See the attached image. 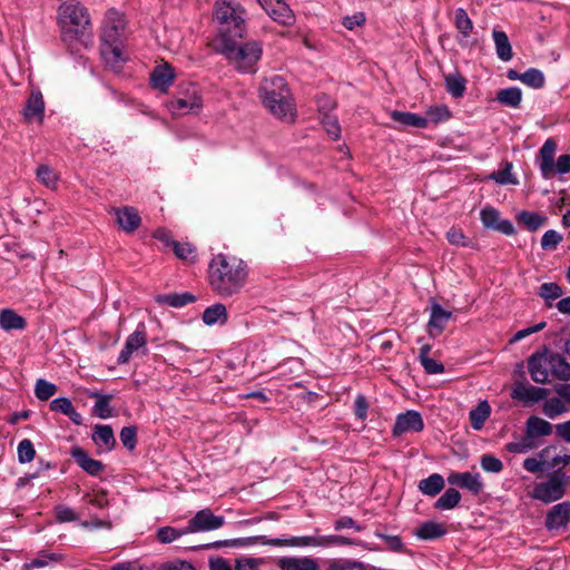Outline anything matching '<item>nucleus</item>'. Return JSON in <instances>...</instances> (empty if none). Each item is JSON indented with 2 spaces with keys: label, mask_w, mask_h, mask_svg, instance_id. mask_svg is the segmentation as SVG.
I'll list each match as a JSON object with an SVG mask.
<instances>
[{
  "label": "nucleus",
  "mask_w": 570,
  "mask_h": 570,
  "mask_svg": "<svg viewBox=\"0 0 570 570\" xmlns=\"http://www.w3.org/2000/svg\"><path fill=\"white\" fill-rule=\"evenodd\" d=\"M248 275L247 263L233 254H216L208 263V284L212 291L222 298L239 294L247 284Z\"/></svg>",
  "instance_id": "obj_1"
},
{
  "label": "nucleus",
  "mask_w": 570,
  "mask_h": 570,
  "mask_svg": "<svg viewBox=\"0 0 570 570\" xmlns=\"http://www.w3.org/2000/svg\"><path fill=\"white\" fill-rule=\"evenodd\" d=\"M57 20L65 43L70 46L78 41L87 46L91 41L90 14L79 1H63L58 7Z\"/></svg>",
  "instance_id": "obj_2"
},
{
  "label": "nucleus",
  "mask_w": 570,
  "mask_h": 570,
  "mask_svg": "<svg viewBox=\"0 0 570 570\" xmlns=\"http://www.w3.org/2000/svg\"><path fill=\"white\" fill-rule=\"evenodd\" d=\"M259 97L263 105L276 118L285 122H294L296 109L289 88L282 76L271 75L263 79L259 86Z\"/></svg>",
  "instance_id": "obj_3"
},
{
  "label": "nucleus",
  "mask_w": 570,
  "mask_h": 570,
  "mask_svg": "<svg viewBox=\"0 0 570 570\" xmlns=\"http://www.w3.org/2000/svg\"><path fill=\"white\" fill-rule=\"evenodd\" d=\"M232 35H222L219 51L240 72H255L256 63L262 57L261 42L252 40L237 42Z\"/></svg>",
  "instance_id": "obj_4"
},
{
  "label": "nucleus",
  "mask_w": 570,
  "mask_h": 570,
  "mask_svg": "<svg viewBox=\"0 0 570 570\" xmlns=\"http://www.w3.org/2000/svg\"><path fill=\"white\" fill-rule=\"evenodd\" d=\"M528 370L535 383L544 384L550 377L559 381L570 380V364L567 360L553 352L543 351L532 354L528 360Z\"/></svg>",
  "instance_id": "obj_5"
},
{
  "label": "nucleus",
  "mask_w": 570,
  "mask_h": 570,
  "mask_svg": "<svg viewBox=\"0 0 570 570\" xmlns=\"http://www.w3.org/2000/svg\"><path fill=\"white\" fill-rule=\"evenodd\" d=\"M245 10L237 0H216L214 17L222 26V35L242 38L245 32Z\"/></svg>",
  "instance_id": "obj_6"
},
{
  "label": "nucleus",
  "mask_w": 570,
  "mask_h": 570,
  "mask_svg": "<svg viewBox=\"0 0 570 570\" xmlns=\"http://www.w3.org/2000/svg\"><path fill=\"white\" fill-rule=\"evenodd\" d=\"M567 478L563 472L556 471L547 480L534 485L531 498L546 504L560 500L566 494Z\"/></svg>",
  "instance_id": "obj_7"
},
{
  "label": "nucleus",
  "mask_w": 570,
  "mask_h": 570,
  "mask_svg": "<svg viewBox=\"0 0 570 570\" xmlns=\"http://www.w3.org/2000/svg\"><path fill=\"white\" fill-rule=\"evenodd\" d=\"M125 26L122 13L115 9H109L106 12L101 28V42H122Z\"/></svg>",
  "instance_id": "obj_8"
},
{
  "label": "nucleus",
  "mask_w": 570,
  "mask_h": 570,
  "mask_svg": "<svg viewBox=\"0 0 570 570\" xmlns=\"http://www.w3.org/2000/svg\"><path fill=\"white\" fill-rule=\"evenodd\" d=\"M203 107L202 98L195 87H190L184 97H179L168 104L173 115L197 114Z\"/></svg>",
  "instance_id": "obj_9"
},
{
  "label": "nucleus",
  "mask_w": 570,
  "mask_h": 570,
  "mask_svg": "<svg viewBox=\"0 0 570 570\" xmlns=\"http://www.w3.org/2000/svg\"><path fill=\"white\" fill-rule=\"evenodd\" d=\"M224 523V517L215 515L209 509H203L188 521L186 532L210 531L223 527Z\"/></svg>",
  "instance_id": "obj_10"
},
{
  "label": "nucleus",
  "mask_w": 570,
  "mask_h": 570,
  "mask_svg": "<svg viewBox=\"0 0 570 570\" xmlns=\"http://www.w3.org/2000/svg\"><path fill=\"white\" fill-rule=\"evenodd\" d=\"M266 13L276 22L283 26H292L295 22V14L284 0H261Z\"/></svg>",
  "instance_id": "obj_11"
},
{
  "label": "nucleus",
  "mask_w": 570,
  "mask_h": 570,
  "mask_svg": "<svg viewBox=\"0 0 570 570\" xmlns=\"http://www.w3.org/2000/svg\"><path fill=\"white\" fill-rule=\"evenodd\" d=\"M26 122L42 124L45 117V100L39 89H32L22 111Z\"/></svg>",
  "instance_id": "obj_12"
},
{
  "label": "nucleus",
  "mask_w": 570,
  "mask_h": 570,
  "mask_svg": "<svg viewBox=\"0 0 570 570\" xmlns=\"http://www.w3.org/2000/svg\"><path fill=\"white\" fill-rule=\"evenodd\" d=\"M100 55L105 65L115 72H119L126 61L122 42H101Z\"/></svg>",
  "instance_id": "obj_13"
},
{
  "label": "nucleus",
  "mask_w": 570,
  "mask_h": 570,
  "mask_svg": "<svg viewBox=\"0 0 570 570\" xmlns=\"http://www.w3.org/2000/svg\"><path fill=\"white\" fill-rule=\"evenodd\" d=\"M424 428L422 416L416 411L399 414L393 426V434L400 436L409 432H420Z\"/></svg>",
  "instance_id": "obj_14"
},
{
  "label": "nucleus",
  "mask_w": 570,
  "mask_h": 570,
  "mask_svg": "<svg viewBox=\"0 0 570 570\" xmlns=\"http://www.w3.org/2000/svg\"><path fill=\"white\" fill-rule=\"evenodd\" d=\"M480 218L484 227L498 230L504 235H513L515 229L508 219H500L499 212L490 206L484 207L480 213Z\"/></svg>",
  "instance_id": "obj_15"
},
{
  "label": "nucleus",
  "mask_w": 570,
  "mask_h": 570,
  "mask_svg": "<svg viewBox=\"0 0 570 570\" xmlns=\"http://www.w3.org/2000/svg\"><path fill=\"white\" fill-rule=\"evenodd\" d=\"M549 394V390L537 387L522 382H517L513 386L511 397L525 404L535 403L544 400Z\"/></svg>",
  "instance_id": "obj_16"
},
{
  "label": "nucleus",
  "mask_w": 570,
  "mask_h": 570,
  "mask_svg": "<svg viewBox=\"0 0 570 570\" xmlns=\"http://www.w3.org/2000/svg\"><path fill=\"white\" fill-rule=\"evenodd\" d=\"M448 482L461 489H466L473 494H479L483 490V483L479 473L453 472L448 476Z\"/></svg>",
  "instance_id": "obj_17"
},
{
  "label": "nucleus",
  "mask_w": 570,
  "mask_h": 570,
  "mask_svg": "<svg viewBox=\"0 0 570 570\" xmlns=\"http://www.w3.org/2000/svg\"><path fill=\"white\" fill-rule=\"evenodd\" d=\"M452 318V312L445 311L440 304L433 303L428 323V331L431 337L439 336Z\"/></svg>",
  "instance_id": "obj_18"
},
{
  "label": "nucleus",
  "mask_w": 570,
  "mask_h": 570,
  "mask_svg": "<svg viewBox=\"0 0 570 570\" xmlns=\"http://www.w3.org/2000/svg\"><path fill=\"white\" fill-rule=\"evenodd\" d=\"M144 328V325H139L138 328L127 337L125 346L118 356L119 364L127 363L134 352L145 347L147 340Z\"/></svg>",
  "instance_id": "obj_19"
},
{
  "label": "nucleus",
  "mask_w": 570,
  "mask_h": 570,
  "mask_svg": "<svg viewBox=\"0 0 570 570\" xmlns=\"http://www.w3.org/2000/svg\"><path fill=\"white\" fill-rule=\"evenodd\" d=\"M176 75L171 66L164 63L157 66L150 73V85L153 88L166 92L174 82Z\"/></svg>",
  "instance_id": "obj_20"
},
{
  "label": "nucleus",
  "mask_w": 570,
  "mask_h": 570,
  "mask_svg": "<svg viewBox=\"0 0 570 570\" xmlns=\"http://www.w3.org/2000/svg\"><path fill=\"white\" fill-rule=\"evenodd\" d=\"M276 564L281 570H320L317 560L311 557H283Z\"/></svg>",
  "instance_id": "obj_21"
},
{
  "label": "nucleus",
  "mask_w": 570,
  "mask_h": 570,
  "mask_svg": "<svg viewBox=\"0 0 570 570\" xmlns=\"http://www.w3.org/2000/svg\"><path fill=\"white\" fill-rule=\"evenodd\" d=\"M557 150V145L554 140L548 139L540 148L539 151V161H540V170L544 178H550L553 176L554 170V155Z\"/></svg>",
  "instance_id": "obj_22"
},
{
  "label": "nucleus",
  "mask_w": 570,
  "mask_h": 570,
  "mask_svg": "<svg viewBox=\"0 0 570 570\" xmlns=\"http://www.w3.org/2000/svg\"><path fill=\"white\" fill-rule=\"evenodd\" d=\"M570 522V502L564 501L556 504L548 513L546 525L548 529H559Z\"/></svg>",
  "instance_id": "obj_23"
},
{
  "label": "nucleus",
  "mask_w": 570,
  "mask_h": 570,
  "mask_svg": "<svg viewBox=\"0 0 570 570\" xmlns=\"http://www.w3.org/2000/svg\"><path fill=\"white\" fill-rule=\"evenodd\" d=\"M117 223L126 233L135 232L140 225V216L134 207H121L115 209Z\"/></svg>",
  "instance_id": "obj_24"
},
{
  "label": "nucleus",
  "mask_w": 570,
  "mask_h": 570,
  "mask_svg": "<svg viewBox=\"0 0 570 570\" xmlns=\"http://www.w3.org/2000/svg\"><path fill=\"white\" fill-rule=\"evenodd\" d=\"M264 543L275 547H321V535H302L288 539H271Z\"/></svg>",
  "instance_id": "obj_25"
},
{
  "label": "nucleus",
  "mask_w": 570,
  "mask_h": 570,
  "mask_svg": "<svg viewBox=\"0 0 570 570\" xmlns=\"http://www.w3.org/2000/svg\"><path fill=\"white\" fill-rule=\"evenodd\" d=\"M552 431V424L539 416L531 415L525 422V433L533 440L541 436H548Z\"/></svg>",
  "instance_id": "obj_26"
},
{
  "label": "nucleus",
  "mask_w": 570,
  "mask_h": 570,
  "mask_svg": "<svg viewBox=\"0 0 570 570\" xmlns=\"http://www.w3.org/2000/svg\"><path fill=\"white\" fill-rule=\"evenodd\" d=\"M492 37L498 58L502 61H510L513 58V51L508 35L504 31L494 28L492 31Z\"/></svg>",
  "instance_id": "obj_27"
},
{
  "label": "nucleus",
  "mask_w": 570,
  "mask_h": 570,
  "mask_svg": "<svg viewBox=\"0 0 570 570\" xmlns=\"http://www.w3.org/2000/svg\"><path fill=\"white\" fill-rule=\"evenodd\" d=\"M391 118L403 127L426 128L429 125L428 118L407 111L394 110Z\"/></svg>",
  "instance_id": "obj_28"
},
{
  "label": "nucleus",
  "mask_w": 570,
  "mask_h": 570,
  "mask_svg": "<svg viewBox=\"0 0 570 570\" xmlns=\"http://www.w3.org/2000/svg\"><path fill=\"white\" fill-rule=\"evenodd\" d=\"M27 326L26 320L11 308H4L0 312V327L3 331H21Z\"/></svg>",
  "instance_id": "obj_29"
},
{
  "label": "nucleus",
  "mask_w": 570,
  "mask_h": 570,
  "mask_svg": "<svg viewBox=\"0 0 570 570\" xmlns=\"http://www.w3.org/2000/svg\"><path fill=\"white\" fill-rule=\"evenodd\" d=\"M72 456L79 466H81L87 473L91 475H98L104 470V464L100 461L90 458L81 449H75Z\"/></svg>",
  "instance_id": "obj_30"
},
{
  "label": "nucleus",
  "mask_w": 570,
  "mask_h": 570,
  "mask_svg": "<svg viewBox=\"0 0 570 570\" xmlns=\"http://www.w3.org/2000/svg\"><path fill=\"white\" fill-rule=\"evenodd\" d=\"M92 440L98 446L110 451L116 445V439L110 425H96L92 433Z\"/></svg>",
  "instance_id": "obj_31"
},
{
  "label": "nucleus",
  "mask_w": 570,
  "mask_h": 570,
  "mask_svg": "<svg viewBox=\"0 0 570 570\" xmlns=\"http://www.w3.org/2000/svg\"><path fill=\"white\" fill-rule=\"evenodd\" d=\"M419 490L429 497H435L444 488V479L439 473H433L429 478L419 482Z\"/></svg>",
  "instance_id": "obj_32"
},
{
  "label": "nucleus",
  "mask_w": 570,
  "mask_h": 570,
  "mask_svg": "<svg viewBox=\"0 0 570 570\" xmlns=\"http://www.w3.org/2000/svg\"><path fill=\"white\" fill-rule=\"evenodd\" d=\"M445 529L442 524L434 521H426L415 529V535L423 540H433L441 538L445 534Z\"/></svg>",
  "instance_id": "obj_33"
},
{
  "label": "nucleus",
  "mask_w": 570,
  "mask_h": 570,
  "mask_svg": "<svg viewBox=\"0 0 570 570\" xmlns=\"http://www.w3.org/2000/svg\"><path fill=\"white\" fill-rule=\"evenodd\" d=\"M90 397L97 399L92 413L100 419H108L114 416L112 409L110 406V401L112 399L111 395L101 394L98 392H94L90 394Z\"/></svg>",
  "instance_id": "obj_34"
},
{
  "label": "nucleus",
  "mask_w": 570,
  "mask_h": 570,
  "mask_svg": "<svg viewBox=\"0 0 570 570\" xmlns=\"http://www.w3.org/2000/svg\"><path fill=\"white\" fill-rule=\"evenodd\" d=\"M497 100L503 106L518 108L522 101V91L518 87L501 89L497 92Z\"/></svg>",
  "instance_id": "obj_35"
},
{
  "label": "nucleus",
  "mask_w": 570,
  "mask_h": 570,
  "mask_svg": "<svg viewBox=\"0 0 570 570\" xmlns=\"http://www.w3.org/2000/svg\"><path fill=\"white\" fill-rule=\"evenodd\" d=\"M203 321L206 325H214L227 321V311L224 304L217 303L207 307L203 313Z\"/></svg>",
  "instance_id": "obj_36"
},
{
  "label": "nucleus",
  "mask_w": 570,
  "mask_h": 570,
  "mask_svg": "<svg viewBox=\"0 0 570 570\" xmlns=\"http://www.w3.org/2000/svg\"><path fill=\"white\" fill-rule=\"evenodd\" d=\"M569 411V405L561 397L548 399L542 406V412L549 419H554Z\"/></svg>",
  "instance_id": "obj_37"
},
{
  "label": "nucleus",
  "mask_w": 570,
  "mask_h": 570,
  "mask_svg": "<svg viewBox=\"0 0 570 570\" xmlns=\"http://www.w3.org/2000/svg\"><path fill=\"white\" fill-rule=\"evenodd\" d=\"M446 90L454 97L460 98L465 91L466 80L460 73H449L444 77Z\"/></svg>",
  "instance_id": "obj_38"
},
{
  "label": "nucleus",
  "mask_w": 570,
  "mask_h": 570,
  "mask_svg": "<svg viewBox=\"0 0 570 570\" xmlns=\"http://www.w3.org/2000/svg\"><path fill=\"white\" fill-rule=\"evenodd\" d=\"M326 570H365V564L353 559L336 558L327 560Z\"/></svg>",
  "instance_id": "obj_39"
},
{
  "label": "nucleus",
  "mask_w": 570,
  "mask_h": 570,
  "mask_svg": "<svg viewBox=\"0 0 570 570\" xmlns=\"http://www.w3.org/2000/svg\"><path fill=\"white\" fill-rule=\"evenodd\" d=\"M461 500L460 492L454 488H449L435 502L434 507L439 510L454 509Z\"/></svg>",
  "instance_id": "obj_40"
},
{
  "label": "nucleus",
  "mask_w": 570,
  "mask_h": 570,
  "mask_svg": "<svg viewBox=\"0 0 570 570\" xmlns=\"http://www.w3.org/2000/svg\"><path fill=\"white\" fill-rule=\"evenodd\" d=\"M195 301V296L189 293L168 294L157 297L158 303L167 304L173 307H181Z\"/></svg>",
  "instance_id": "obj_41"
},
{
  "label": "nucleus",
  "mask_w": 570,
  "mask_h": 570,
  "mask_svg": "<svg viewBox=\"0 0 570 570\" xmlns=\"http://www.w3.org/2000/svg\"><path fill=\"white\" fill-rule=\"evenodd\" d=\"M454 22L458 31L462 35V37L468 38L472 33L473 22L469 18L466 11L462 8L455 10L454 13Z\"/></svg>",
  "instance_id": "obj_42"
},
{
  "label": "nucleus",
  "mask_w": 570,
  "mask_h": 570,
  "mask_svg": "<svg viewBox=\"0 0 570 570\" xmlns=\"http://www.w3.org/2000/svg\"><path fill=\"white\" fill-rule=\"evenodd\" d=\"M490 405L488 402H481L470 412V421L475 430H480L487 419L490 416Z\"/></svg>",
  "instance_id": "obj_43"
},
{
  "label": "nucleus",
  "mask_w": 570,
  "mask_h": 570,
  "mask_svg": "<svg viewBox=\"0 0 570 570\" xmlns=\"http://www.w3.org/2000/svg\"><path fill=\"white\" fill-rule=\"evenodd\" d=\"M518 220L524 224L529 230L534 232L544 225L547 219L537 213L523 210L518 215Z\"/></svg>",
  "instance_id": "obj_44"
},
{
  "label": "nucleus",
  "mask_w": 570,
  "mask_h": 570,
  "mask_svg": "<svg viewBox=\"0 0 570 570\" xmlns=\"http://www.w3.org/2000/svg\"><path fill=\"white\" fill-rule=\"evenodd\" d=\"M37 177L48 188L56 189L59 180L58 174L48 165H40L37 169Z\"/></svg>",
  "instance_id": "obj_45"
},
{
  "label": "nucleus",
  "mask_w": 570,
  "mask_h": 570,
  "mask_svg": "<svg viewBox=\"0 0 570 570\" xmlns=\"http://www.w3.org/2000/svg\"><path fill=\"white\" fill-rule=\"evenodd\" d=\"M521 82L524 85L539 89L544 86L546 78L542 71L535 68H530L525 72L521 73Z\"/></svg>",
  "instance_id": "obj_46"
},
{
  "label": "nucleus",
  "mask_w": 570,
  "mask_h": 570,
  "mask_svg": "<svg viewBox=\"0 0 570 570\" xmlns=\"http://www.w3.org/2000/svg\"><path fill=\"white\" fill-rule=\"evenodd\" d=\"M175 255L185 262L194 263L196 261V248L190 243L173 242Z\"/></svg>",
  "instance_id": "obj_47"
},
{
  "label": "nucleus",
  "mask_w": 570,
  "mask_h": 570,
  "mask_svg": "<svg viewBox=\"0 0 570 570\" xmlns=\"http://www.w3.org/2000/svg\"><path fill=\"white\" fill-rule=\"evenodd\" d=\"M538 294L547 302L549 306H552L551 301L561 297L563 291L557 283H543L540 285Z\"/></svg>",
  "instance_id": "obj_48"
},
{
  "label": "nucleus",
  "mask_w": 570,
  "mask_h": 570,
  "mask_svg": "<svg viewBox=\"0 0 570 570\" xmlns=\"http://www.w3.org/2000/svg\"><path fill=\"white\" fill-rule=\"evenodd\" d=\"M320 119L327 134L334 140L341 137V127L335 115H332L331 112H324V116H321Z\"/></svg>",
  "instance_id": "obj_49"
},
{
  "label": "nucleus",
  "mask_w": 570,
  "mask_h": 570,
  "mask_svg": "<svg viewBox=\"0 0 570 570\" xmlns=\"http://www.w3.org/2000/svg\"><path fill=\"white\" fill-rule=\"evenodd\" d=\"M512 164L505 163L503 169L494 171L490 175V178L500 185L512 184L517 185L518 179L512 175Z\"/></svg>",
  "instance_id": "obj_50"
},
{
  "label": "nucleus",
  "mask_w": 570,
  "mask_h": 570,
  "mask_svg": "<svg viewBox=\"0 0 570 570\" xmlns=\"http://www.w3.org/2000/svg\"><path fill=\"white\" fill-rule=\"evenodd\" d=\"M57 392V386L43 379L36 382L35 394L41 401H47Z\"/></svg>",
  "instance_id": "obj_51"
},
{
  "label": "nucleus",
  "mask_w": 570,
  "mask_h": 570,
  "mask_svg": "<svg viewBox=\"0 0 570 570\" xmlns=\"http://www.w3.org/2000/svg\"><path fill=\"white\" fill-rule=\"evenodd\" d=\"M535 446L534 440L525 433L520 441L508 443L507 450L512 453H527Z\"/></svg>",
  "instance_id": "obj_52"
},
{
  "label": "nucleus",
  "mask_w": 570,
  "mask_h": 570,
  "mask_svg": "<svg viewBox=\"0 0 570 570\" xmlns=\"http://www.w3.org/2000/svg\"><path fill=\"white\" fill-rule=\"evenodd\" d=\"M480 465L485 472L499 473L503 470V463L500 459L491 454L481 456Z\"/></svg>",
  "instance_id": "obj_53"
},
{
  "label": "nucleus",
  "mask_w": 570,
  "mask_h": 570,
  "mask_svg": "<svg viewBox=\"0 0 570 570\" xmlns=\"http://www.w3.org/2000/svg\"><path fill=\"white\" fill-rule=\"evenodd\" d=\"M36 451L30 440L24 439L18 445V459L21 463L31 462L35 458Z\"/></svg>",
  "instance_id": "obj_54"
},
{
  "label": "nucleus",
  "mask_w": 570,
  "mask_h": 570,
  "mask_svg": "<svg viewBox=\"0 0 570 570\" xmlns=\"http://www.w3.org/2000/svg\"><path fill=\"white\" fill-rule=\"evenodd\" d=\"M120 441L129 451L134 450L137 444V429L135 426H125L120 431Z\"/></svg>",
  "instance_id": "obj_55"
},
{
  "label": "nucleus",
  "mask_w": 570,
  "mask_h": 570,
  "mask_svg": "<svg viewBox=\"0 0 570 570\" xmlns=\"http://www.w3.org/2000/svg\"><path fill=\"white\" fill-rule=\"evenodd\" d=\"M561 242L562 236L558 232L549 229L543 234L541 238V247L546 250H553Z\"/></svg>",
  "instance_id": "obj_56"
},
{
  "label": "nucleus",
  "mask_w": 570,
  "mask_h": 570,
  "mask_svg": "<svg viewBox=\"0 0 570 570\" xmlns=\"http://www.w3.org/2000/svg\"><path fill=\"white\" fill-rule=\"evenodd\" d=\"M187 533L186 530L180 531L171 527H163L157 532V538L161 543H170Z\"/></svg>",
  "instance_id": "obj_57"
},
{
  "label": "nucleus",
  "mask_w": 570,
  "mask_h": 570,
  "mask_svg": "<svg viewBox=\"0 0 570 570\" xmlns=\"http://www.w3.org/2000/svg\"><path fill=\"white\" fill-rule=\"evenodd\" d=\"M426 115L429 117L428 120H431L436 124L440 121L448 120L451 116V112L446 106L441 105V106L430 107L426 111Z\"/></svg>",
  "instance_id": "obj_58"
},
{
  "label": "nucleus",
  "mask_w": 570,
  "mask_h": 570,
  "mask_svg": "<svg viewBox=\"0 0 570 570\" xmlns=\"http://www.w3.org/2000/svg\"><path fill=\"white\" fill-rule=\"evenodd\" d=\"M355 542L344 535H321V547L352 546Z\"/></svg>",
  "instance_id": "obj_59"
},
{
  "label": "nucleus",
  "mask_w": 570,
  "mask_h": 570,
  "mask_svg": "<svg viewBox=\"0 0 570 570\" xmlns=\"http://www.w3.org/2000/svg\"><path fill=\"white\" fill-rule=\"evenodd\" d=\"M446 239L455 246L469 247L471 245V240L462 233L461 229L451 228L446 233Z\"/></svg>",
  "instance_id": "obj_60"
},
{
  "label": "nucleus",
  "mask_w": 570,
  "mask_h": 570,
  "mask_svg": "<svg viewBox=\"0 0 570 570\" xmlns=\"http://www.w3.org/2000/svg\"><path fill=\"white\" fill-rule=\"evenodd\" d=\"M262 563H263L262 559L239 558V559H236L234 569L235 570H259V566Z\"/></svg>",
  "instance_id": "obj_61"
},
{
  "label": "nucleus",
  "mask_w": 570,
  "mask_h": 570,
  "mask_svg": "<svg viewBox=\"0 0 570 570\" xmlns=\"http://www.w3.org/2000/svg\"><path fill=\"white\" fill-rule=\"evenodd\" d=\"M368 403L366 397L362 394H358L354 402V414L361 421H365L367 417Z\"/></svg>",
  "instance_id": "obj_62"
},
{
  "label": "nucleus",
  "mask_w": 570,
  "mask_h": 570,
  "mask_svg": "<svg viewBox=\"0 0 570 570\" xmlns=\"http://www.w3.org/2000/svg\"><path fill=\"white\" fill-rule=\"evenodd\" d=\"M56 518L59 522H70L77 520L76 512L67 505H58L55 509Z\"/></svg>",
  "instance_id": "obj_63"
},
{
  "label": "nucleus",
  "mask_w": 570,
  "mask_h": 570,
  "mask_svg": "<svg viewBox=\"0 0 570 570\" xmlns=\"http://www.w3.org/2000/svg\"><path fill=\"white\" fill-rule=\"evenodd\" d=\"M420 363L428 374H440L444 372V365L430 356L420 361Z\"/></svg>",
  "instance_id": "obj_64"
}]
</instances>
